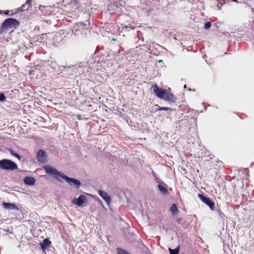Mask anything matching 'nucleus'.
Masks as SVG:
<instances>
[{"mask_svg":"<svg viewBox=\"0 0 254 254\" xmlns=\"http://www.w3.org/2000/svg\"><path fill=\"white\" fill-rule=\"evenodd\" d=\"M153 92L155 95L159 98L174 103L176 101V98L167 89L159 88L157 84L152 86Z\"/></svg>","mask_w":254,"mask_h":254,"instance_id":"1","label":"nucleus"},{"mask_svg":"<svg viewBox=\"0 0 254 254\" xmlns=\"http://www.w3.org/2000/svg\"><path fill=\"white\" fill-rule=\"evenodd\" d=\"M0 169L7 171H13L17 169V165L10 160L4 159L0 160Z\"/></svg>","mask_w":254,"mask_h":254,"instance_id":"2","label":"nucleus"},{"mask_svg":"<svg viewBox=\"0 0 254 254\" xmlns=\"http://www.w3.org/2000/svg\"><path fill=\"white\" fill-rule=\"evenodd\" d=\"M19 22H18L16 19L9 18L4 21L1 25V28L5 30L16 29L19 26Z\"/></svg>","mask_w":254,"mask_h":254,"instance_id":"3","label":"nucleus"},{"mask_svg":"<svg viewBox=\"0 0 254 254\" xmlns=\"http://www.w3.org/2000/svg\"><path fill=\"white\" fill-rule=\"evenodd\" d=\"M43 168L46 171V173L53 176L54 178H56L58 180L60 181H61L60 177L62 178L63 175H64V174L61 172H58L55 168H53L49 165L44 166Z\"/></svg>","mask_w":254,"mask_h":254,"instance_id":"4","label":"nucleus"},{"mask_svg":"<svg viewBox=\"0 0 254 254\" xmlns=\"http://www.w3.org/2000/svg\"><path fill=\"white\" fill-rule=\"evenodd\" d=\"M31 0H26V2L24 4H22L21 7L18 8L16 10L15 12H13L12 11H10L7 10V11H5L4 13L5 14L8 15L10 16H13V15H14L15 13L19 12L20 11L27 10L29 7V4L31 2Z\"/></svg>","mask_w":254,"mask_h":254,"instance_id":"5","label":"nucleus"},{"mask_svg":"<svg viewBox=\"0 0 254 254\" xmlns=\"http://www.w3.org/2000/svg\"><path fill=\"white\" fill-rule=\"evenodd\" d=\"M62 179H64L66 183H67L71 186H74L76 188H78L81 184L79 180L74 178H70L66 175H64L62 176Z\"/></svg>","mask_w":254,"mask_h":254,"instance_id":"6","label":"nucleus"},{"mask_svg":"<svg viewBox=\"0 0 254 254\" xmlns=\"http://www.w3.org/2000/svg\"><path fill=\"white\" fill-rule=\"evenodd\" d=\"M198 196L203 203L209 207L211 210H214V203L210 198L204 196L202 194H198Z\"/></svg>","mask_w":254,"mask_h":254,"instance_id":"7","label":"nucleus"},{"mask_svg":"<svg viewBox=\"0 0 254 254\" xmlns=\"http://www.w3.org/2000/svg\"><path fill=\"white\" fill-rule=\"evenodd\" d=\"M86 197L84 195H80L77 198H74L72 200V203L80 206L83 204V203L86 202Z\"/></svg>","mask_w":254,"mask_h":254,"instance_id":"8","label":"nucleus"},{"mask_svg":"<svg viewBox=\"0 0 254 254\" xmlns=\"http://www.w3.org/2000/svg\"><path fill=\"white\" fill-rule=\"evenodd\" d=\"M37 157L39 162L42 163L46 162L47 156L45 151L43 150H39L37 154Z\"/></svg>","mask_w":254,"mask_h":254,"instance_id":"9","label":"nucleus"},{"mask_svg":"<svg viewBox=\"0 0 254 254\" xmlns=\"http://www.w3.org/2000/svg\"><path fill=\"white\" fill-rule=\"evenodd\" d=\"M2 206L4 207V209H7V210H19L18 207L14 203H8V202H3Z\"/></svg>","mask_w":254,"mask_h":254,"instance_id":"10","label":"nucleus"},{"mask_svg":"<svg viewBox=\"0 0 254 254\" xmlns=\"http://www.w3.org/2000/svg\"><path fill=\"white\" fill-rule=\"evenodd\" d=\"M99 195L103 199H104L106 202L108 203H109L110 200V197L108 195L107 193L106 192L102 190H99L98 191Z\"/></svg>","mask_w":254,"mask_h":254,"instance_id":"11","label":"nucleus"},{"mask_svg":"<svg viewBox=\"0 0 254 254\" xmlns=\"http://www.w3.org/2000/svg\"><path fill=\"white\" fill-rule=\"evenodd\" d=\"M24 182L27 185H33L35 183V179L32 177H26L24 179Z\"/></svg>","mask_w":254,"mask_h":254,"instance_id":"12","label":"nucleus"},{"mask_svg":"<svg viewBox=\"0 0 254 254\" xmlns=\"http://www.w3.org/2000/svg\"><path fill=\"white\" fill-rule=\"evenodd\" d=\"M51 244V242L48 239H44L43 242L40 243L41 247L44 251L46 249L48 248V247H50Z\"/></svg>","mask_w":254,"mask_h":254,"instance_id":"13","label":"nucleus"},{"mask_svg":"<svg viewBox=\"0 0 254 254\" xmlns=\"http://www.w3.org/2000/svg\"><path fill=\"white\" fill-rule=\"evenodd\" d=\"M163 184L164 186L162 185L161 184H158V188L161 193L165 194L167 193L168 190L165 187L166 186V185H165L164 183H163Z\"/></svg>","mask_w":254,"mask_h":254,"instance_id":"14","label":"nucleus"},{"mask_svg":"<svg viewBox=\"0 0 254 254\" xmlns=\"http://www.w3.org/2000/svg\"><path fill=\"white\" fill-rule=\"evenodd\" d=\"M178 208L175 204H173L170 207V211L173 214H176L178 212Z\"/></svg>","mask_w":254,"mask_h":254,"instance_id":"15","label":"nucleus"},{"mask_svg":"<svg viewBox=\"0 0 254 254\" xmlns=\"http://www.w3.org/2000/svg\"><path fill=\"white\" fill-rule=\"evenodd\" d=\"M9 153H10L11 155H12V156H14L15 157H16V158H17L19 160H20V159L21 158V156H20L18 154H17L16 152H15L13 150H12V149H10L9 150Z\"/></svg>","mask_w":254,"mask_h":254,"instance_id":"16","label":"nucleus"},{"mask_svg":"<svg viewBox=\"0 0 254 254\" xmlns=\"http://www.w3.org/2000/svg\"><path fill=\"white\" fill-rule=\"evenodd\" d=\"M170 254H178L179 252V247H177L175 249H169Z\"/></svg>","mask_w":254,"mask_h":254,"instance_id":"17","label":"nucleus"},{"mask_svg":"<svg viewBox=\"0 0 254 254\" xmlns=\"http://www.w3.org/2000/svg\"><path fill=\"white\" fill-rule=\"evenodd\" d=\"M89 23L88 22V23H84L83 22H79L78 23V26L81 28L86 29L87 28L88 24Z\"/></svg>","mask_w":254,"mask_h":254,"instance_id":"18","label":"nucleus"},{"mask_svg":"<svg viewBox=\"0 0 254 254\" xmlns=\"http://www.w3.org/2000/svg\"><path fill=\"white\" fill-rule=\"evenodd\" d=\"M118 254H128L127 252L124 250L118 249Z\"/></svg>","mask_w":254,"mask_h":254,"instance_id":"19","label":"nucleus"},{"mask_svg":"<svg viewBox=\"0 0 254 254\" xmlns=\"http://www.w3.org/2000/svg\"><path fill=\"white\" fill-rule=\"evenodd\" d=\"M211 23L210 22H207L204 24V28L205 29H208L211 27Z\"/></svg>","mask_w":254,"mask_h":254,"instance_id":"20","label":"nucleus"},{"mask_svg":"<svg viewBox=\"0 0 254 254\" xmlns=\"http://www.w3.org/2000/svg\"><path fill=\"white\" fill-rule=\"evenodd\" d=\"M5 100V97L3 93H0V101H4Z\"/></svg>","mask_w":254,"mask_h":254,"instance_id":"21","label":"nucleus"},{"mask_svg":"<svg viewBox=\"0 0 254 254\" xmlns=\"http://www.w3.org/2000/svg\"><path fill=\"white\" fill-rule=\"evenodd\" d=\"M171 110L172 109H171V108H168V107H159L158 109V110H159V111H162V110L167 111V110Z\"/></svg>","mask_w":254,"mask_h":254,"instance_id":"22","label":"nucleus"},{"mask_svg":"<svg viewBox=\"0 0 254 254\" xmlns=\"http://www.w3.org/2000/svg\"><path fill=\"white\" fill-rule=\"evenodd\" d=\"M181 221H182V219H178V220H177L178 222H179V223H180V222H181Z\"/></svg>","mask_w":254,"mask_h":254,"instance_id":"23","label":"nucleus"},{"mask_svg":"<svg viewBox=\"0 0 254 254\" xmlns=\"http://www.w3.org/2000/svg\"><path fill=\"white\" fill-rule=\"evenodd\" d=\"M219 4H221V5H222V2H220V1H219V3L217 5V6H219Z\"/></svg>","mask_w":254,"mask_h":254,"instance_id":"24","label":"nucleus"},{"mask_svg":"<svg viewBox=\"0 0 254 254\" xmlns=\"http://www.w3.org/2000/svg\"><path fill=\"white\" fill-rule=\"evenodd\" d=\"M162 62V60H160V61H159V63H161Z\"/></svg>","mask_w":254,"mask_h":254,"instance_id":"25","label":"nucleus"}]
</instances>
